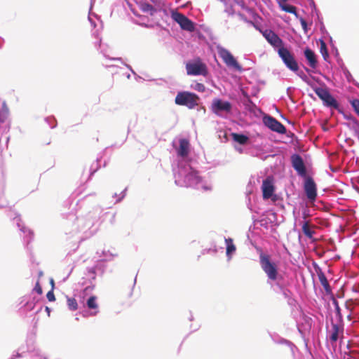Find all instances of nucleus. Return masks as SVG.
<instances>
[{"mask_svg": "<svg viewBox=\"0 0 359 359\" xmlns=\"http://www.w3.org/2000/svg\"><path fill=\"white\" fill-rule=\"evenodd\" d=\"M33 291H35L39 294H42V287H41L39 282L36 283L35 287L33 289Z\"/></svg>", "mask_w": 359, "mask_h": 359, "instance_id": "de8ad7c7", "label": "nucleus"}, {"mask_svg": "<svg viewBox=\"0 0 359 359\" xmlns=\"http://www.w3.org/2000/svg\"><path fill=\"white\" fill-rule=\"evenodd\" d=\"M332 332L339 334V325H337L336 323H332Z\"/></svg>", "mask_w": 359, "mask_h": 359, "instance_id": "603ef678", "label": "nucleus"}, {"mask_svg": "<svg viewBox=\"0 0 359 359\" xmlns=\"http://www.w3.org/2000/svg\"><path fill=\"white\" fill-rule=\"evenodd\" d=\"M16 221V224L19 228L20 231L23 233V241L26 247L28 248L29 244L32 241L34 238V233L29 229H27L21 223V219L18 215H16L14 218Z\"/></svg>", "mask_w": 359, "mask_h": 359, "instance_id": "dca6fc26", "label": "nucleus"}, {"mask_svg": "<svg viewBox=\"0 0 359 359\" xmlns=\"http://www.w3.org/2000/svg\"><path fill=\"white\" fill-rule=\"evenodd\" d=\"M332 304L334 306L336 316H337L339 322L341 323L343 321V316L341 313V309H340V306L339 305L337 300H336L335 299H333Z\"/></svg>", "mask_w": 359, "mask_h": 359, "instance_id": "f704fd0d", "label": "nucleus"}, {"mask_svg": "<svg viewBox=\"0 0 359 359\" xmlns=\"http://www.w3.org/2000/svg\"><path fill=\"white\" fill-rule=\"evenodd\" d=\"M172 172L177 186L211 189L210 187L204 184L202 177L193 166V161L178 160L177 165L172 168Z\"/></svg>", "mask_w": 359, "mask_h": 359, "instance_id": "f03ea898", "label": "nucleus"}, {"mask_svg": "<svg viewBox=\"0 0 359 359\" xmlns=\"http://www.w3.org/2000/svg\"><path fill=\"white\" fill-rule=\"evenodd\" d=\"M343 73H344V75L345 76V78L346 79L348 83H353L355 86L358 87L359 88V83L357 82L353 77V76L351 75V72L348 70L347 68L344 67L343 69Z\"/></svg>", "mask_w": 359, "mask_h": 359, "instance_id": "473e14b6", "label": "nucleus"}, {"mask_svg": "<svg viewBox=\"0 0 359 359\" xmlns=\"http://www.w3.org/2000/svg\"><path fill=\"white\" fill-rule=\"evenodd\" d=\"M294 72L299 78L302 79L303 81H304L307 85H309L313 90L317 86L315 84L313 81L309 78V76L302 70H299V65L297 66V71H292Z\"/></svg>", "mask_w": 359, "mask_h": 359, "instance_id": "a878e982", "label": "nucleus"}, {"mask_svg": "<svg viewBox=\"0 0 359 359\" xmlns=\"http://www.w3.org/2000/svg\"><path fill=\"white\" fill-rule=\"evenodd\" d=\"M320 53L322 54V56L325 60H327V59L329 57V53L327 48L326 43L323 40H320Z\"/></svg>", "mask_w": 359, "mask_h": 359, "instance_id": "e433bc0d", "label": "nucleus"}, {"mask_svg": "<svg viewBox=\"0 0 359 359\" xmlns=\"http://www.w3.org/2000/svg\"><path fill=\"white\" fill-rule=\"evenodd\" d=\"M259 263L262 269L267 276L266 283L270 287L285 278L284 276L278 272L277 265L271 260L268 255L261 252L259 255Z\"/></svg>", "mask_w": 359, "mask_h": 359, "instance_id": "7ed1b4c3", "label": "nucleus"}, {"mask_svg": "<svg viewBox=\"0 0 359 359\" xmlns=\"http://www.w3.org/2000/svg\"><path fill=\"white\" fill-rule=\"evenodd\" d=\"M279 7L280 9L286 13L294 14L296 18H299V15L297 13V8L287 3L280 4L279 3Z\"/></svg>", "mask_w": 359, "mask_h": 359, "instance_id": "c85d7f7f", "label": "nucleus"}, {"mask_svg": "<svg viewBox=\"0 0 359 359\" xmlns=\"http://www.w3.org/2000/svg\"><path fill=\"white\" fill-rule=\"evenodd\" d=\"M262 189L263 198L264 199L270 198L273 195L274 192V186L273 184V180L269 177H267L264 180H263Z\"/></svg>", "mask_w": 359, "mask_h": 359, "instance_id": "a211bd4d", "label": "nucleus"}, {"mask_svg": "<svg viewBox=\"0 0 359 359\" xmlns=\"http://www.w3.org/2000/svg\"><path fill=\"white\" fill-rule=\"evenodd\" d=\"M97 254L99 255V257L100 258V260L102 262H108L113 259L114 257L116 256V254H114L113 252H110L109 250H103L101 252V255H100L99 251L97 252Z\"/></svg>", "mask_w": 359, "mask_h": 359, "instance_id": "c756f323", "label": "nucleus"}, {"mask_svg": "<svg viewBox=\"0 0 359 359\" xmlns=\"http://www.w3.org/2000/svg\"><path fill=\"white\" fill-rule=\"evenodd\" d=\"M115 216H116V215L114 214L112 215V217H111V221H110L111 224H113L114 222V221H115Z\"/></svg>", "mask_w": 359, "mask_h": 359, "instance_id": "e2e57ef3", "label": "nucleus"}, {"mask_svg": "<svg viewBox=\"0 0 359 359\" xmlns=\"http://www.w3.org/2000/svg\"><path fill=\"white\" fill-rule=\"evenodd\" d=\"M109 60H121V57H109Z\"/></svg>", "mask_w": 359, "mask_h": 359, "instance_id": "680f3d73", "label": "nucleus"}, {"mask_svg": "<svg viewBox=\"0 0 359 359\" xmlns=\"http://www.w3.org/2000/svg\"><path fill=\"white\" fill-rule=\"evenodd\" d=\"M45 121L50 126V128H55L57 126L56 120L53 116H48L45 118Z\"/></svg>", "mask_w": 359, "mask_h": 359, "instance_id": "a19ab883", "label": "nucleus"}, {"mask_svg": "<svg viewBox=\"0 0 359 359\" xmlns=\"http://www.w3.org/2000/svg\"><path fill=\"white\" fill-rule=\"evenodd\" d=\"M46 297L48 299V301H50V302L55 301V295H54L53 290L48 292V293L46 294Z\"/></svg>", "mask_w": 359, "mask_h": 359, "instance_id": "8fccbe9b", "label": "nucleus"}, {"mask_svg": "<svg viewBox=\"0 0 359 359\" xmlns=\"http://www.w3.org/2000/svg\"><path fill=\"white\" fill-rule=\"evenodd\" d=\"M95 46H98L100 48L101 47V39H100L99 41L95 43Z\"/></svg>", "mask_w": 359, "mask_h": 359, "instance_id": "69168bd1", "label": "nucleus"}, {"mask_svg": "<svg viewBox=\"0 0 359 359\" xmlns=\"http://www.w3.org/2000/svg\"><path fill=\"white\" fill-rule=\"evenodd\" d=\"M179 147L177 150V155L179 157L178 160L190 161L187 158V155L189 150V142L187 139L182 138L179 141Z\"/></svg>", "mask_w": 359, "mask_h": 359, "instance_id": "f3484780", "label": "nucleus"}, {"mask_svg": "<svg viewBox=\"0 0 359 359\" xmlns=\"http://www.w3.org/2000/svg\"><path fill=\"white\" fill-rule=\"evenodd\" d=\"M311 8L316 9V4L313 0H308Z\"/></svg>", "mask_w": 359, "mask_h": 359, "instance_id": "4d7b16f0", "label": "nucleus"}, {"mask_svg": "<svg viewBox=\"0 0 359 359\" xmlns=\"http://www.w3.org/2000/svg\"><path fill=\"white\" fill-rule=\"evenodd\" d=\"M98 276H102L106 269L104 262L100 260L97 263L92 267Z\"/></svg>", "mask_w": 359, "mask_h": 359, "instance_id": "2f4dec72", "label": "nucleus"}, {"mask_svg": "<svg viewBox=\"0 0 359 359\" xmlns=\"http://www.w3.org/2000/svg\"><path fill=\"white\" fill-rule=\"evenodd\" d=\"M171 17L180 26V23H182L186 15L175 11L172 12Z\"/></svg>", "mask_w": 359, "mask_h": 359, "instance_id": "72a5a7b5", "label": "nucleus"}, {"mask_svg": "<svg viewBox=\"0 0 359 359\" xmlns=\"http://www.w3.org/2000/svg\"><path fill=\"white\" fill-rule=\"evenodd\" d=\"M186 68L189 75L204 76L207 74L205 65L200 61L187 63Z\"/></svg>", "mask_w": 359, "mask_h": 359, "instance_id": "4468645a", "label": "nucleus"}, {"mask_svg": "<svg viewBox=\"0 0 359 359\" xmlns=\"http://www.w3.org/2000/svg\"><path fill=\"white\" fill-rule=\"evenodd\" d=\"M139 8L143 13H148L151 16H154L158 11L156 7L147 1H141L139 4Z\"/></svg>", "mask_w": 359, "mask_h": 359, "instance_id": "5701e85b", "label": "nucleus"}, {"mask_svg": "<svg viewBox=\"0 0 359 359\" xmlns=\"http://www.w3.org/2000/svg\"><path fill=\"white\" fill-rule=\"evenodd\" d=\"M291 163L292 168L300 177L304 178L308 176L305 163L299 154L295 153L291 156Z\"/></svg>", "mask_w": 359, "mask_h": 359, "instance_id": "ddd939ff", "label": "nucleus"}, {"mask_svg": "<svg viewBox=\"0 0 359 359\" xmlns=\"http://www.w3.org/2000/svg\"><path fill=\"white\" fill-rule=\"evenodd\" d=\"M226 244V255L227 260L229 262L236 251V247L233 244V239L231 238H224Z\"/></svg>", "mask_w": 359, "mask_h": 359, "instance_id": "412c9836", "label": "nucleus"}, {"mask_svg": "<svg viewBox=\"0 0 359 359\" xmlns=\"http://www.w3.org/2000/svg\"><path fill=\"white\" fill-rule=\"evenodd\" d=\"M36 300L32 295L23 296L19 299V309L18 313L20 316L26 318L32 316V315L38 313L39 310L34 311Z\"/></svg>", "mask_w": 359, "mask_h": 359, "instance_id": "423d86ee", "label": "nucleus"}, {"mask_svg": "<svg viewBox=\"0 0 359 359\" xmlns=\"http://www.w3.org/2000/svg\"><path fill=\"white\" fill-rule=\"evenodd\" d=\"M27 351L30 359H46V356L35 345L34 339L27 340Z\"/></svg>", "mask_w": 359, "mask_h": 359, "instance_id": "2eb2a0df", "label": "nucleus"}, {"mask_svg": "<svg viewBox=\"0 0 359 359\" xmlns=\"http://www.w3.org/2000/svg\"><path fill=\"white\" fill-rule=\"evenodd\" d=\"M231 136L233 140L241 145H245L249 142V137L243 133H233Z\"/></svg>", "mask_w": 359, "mask_h": 359, "instance_id": "cd10ccee", "label": "nucleus"}, {"mask_svg": "<svg viewBox=\"0 0 359 359\" xmlns=\"http://www.w3.org/2000/svg\"><path fill=\"white\" fill-rule=\"evenodd\" d=\"M97 313H98V311H95V312H92V313H90V315H91V316H95Z\"/></svg>", "mask_w": 359, "mask_h": 359, "instance_id": "774afa93", "label": "nucleus"}, {"mask_svg": "<svg viewBox=\"0 0 359 359\" xmlns=\"http://www.w3.org/2000/svg\"><path fill=\"white\" fill-rule=\"evenodd\" d=\"M314 267L316 271L319 281H320V284L322 285V286L323 287L326 293H327V294L332 293V288L329 284V282H328L325 273L322 271V269L316 264H314Z\"/></svg>", "mask_w": 359, "mask_h": 359, "instance_id": "aec40b11", "label": "nucleus"}, {"mask_svg": "<svg viewBox=\"0 0 359 359\" xmlns=\"http://www.w3.org/2000/svg\"><path fill=\"white\" fill-rule=\"evenodd\" d=\"M287 1H288V0H279V1H278V4H279V3H280V4L287 3Z\"/></svg>", "mask_w": 359, "mask_h": 359, "instance_id": "338daca9", "label": "nucleus"}, {"mask_svg": "<svg viewBox=\"0 0 359 359\" xmlns=\"http://www.w3.org/2000/svg\"><path fill=\"white\" fill-rule=\"evenodd\" d=\"M217 50L219 56L222 59V60L226 65V66H228L229 67H233V69L238 72L242 71L241 66L239 65V63L237 62L236 58L230 53L229 50H228L226 48L221 46H217Z\"/></svg>", "mask_w": 359, "mask_h": 359, "instance_id": "1a4fd4ad", "label": "nucleus"}, {"mask_svg": "<svg viewBox=\"0 0 359 359\" xmlns=\"http://www.w3.org/2000/svg\"><path fill=\"white\" fill-rule=\"evenodd\" d=\"M263 123L271 130L283 135L287 132L286 128L280 121L270 115L263 117Z\"/></svg>", "mask_w": 359, "mask_h": 359, "instance_id": "f8f14e48", "label": "nucleus"}, {"mask_svg": "<svg viewBox=\"0 0 359 359\" xmlns=\"http://www.w3.org/2000/svg\"><path fill=\"white\" fill-rule=\"evenodd\" d=\"M302 215H303L304 221L306 220V218L309 216V210H304L303 211Z\"/></svg>", "mask_w": 359, "mask_h": 359, "instance_id": "6e6d98bb", "label": "nucleus"}, {"mask_svg": "<svg viewBox=\"0 0 359 359\" xmlns=\"http://www.w3.org/2000/svg\"><path fill=\"white\" fill-rule=\"evenodd\" d=\"M345 118L348 120V126L354 132V135L359 134V121L352 116H344Z\"/></svg>", "mask_w": 359, "mask_h": 359, "instance_id": "393cba45", "label": "nucleus"}, {"mask_svg": "<svg viewBox=\"0 0 359 359\" xmlns=\"http://www.w3.org/2000/svg\"><path fill=\"white\" fill-rule=\"evenodd\" d=\"M194 89L198 92L203 93L205 90V86L203 83H196L194 86Z\"/></svg>", "mask_w": 359, "mask_h": 359, "instance_id": "c03bdc74", "label": "nucleus"}, {"mask_svg": "<svg viewBox=\"0 0 359 359\" xmlns=\"http://www.w3.org/2000/svg\"><path fill=\"white\" fill-rule=\"evenodd\" d=\"M67 306L69 310L75 311L78 308V304L74 298H67Z\"/></svg>", "mask_w": 359, "mask_h": 359, "instance_id": "ea45409f", "label": "nucleus"}, {"mask_svg": "<svg viewBox=\"0 0 359 359\" xmlns=\"http://www.w3.org/2000/svg\"><path fill=\"white\" fill-rule=\"evenodd\" d=\"M101 212L99 208H96L84 215L76 217L74 215L69 214L65 224L66 233L77 236L81 241L90 238L99 229Z\"/></svg>", "mask_w": 359, "mask_h": 359, "instance_id": "f257e3e1", "label": "nucleus"}, {"mask_svg": "<svg viewBox=\"0 0 359 359\" xmlns=\"http://www.w3.org/2000/svg\"><path fill=\"white\" fill-rule=\"evenodd\" d=\"M271 36V37L267 41L274 48H277L278 50L279 48L284 47L283 41L276 33L274 32V34Z\"/></svg>", "mask_w": 359, "mask_h": 359, "instance_id": "b1692460", "label": "nucleus"}, {"mask_svg": "<svg viewBox=\"0 0 359 359\" xmlns=\"http://www.w3.org/2000/svg\"><path fill=\"white\" fill-rule=\"evenodd\" d=\"M224 11L229 15H234V11L232 8V6H226V8Z\"/></svg>", "mask_w": 359, "mask_h": 359, "instance_id": "3c124183", "label": "nucleus"}, {"mask_svg": "<svg viewBox=\"0 0 359 359\" xmlns=\"http://www.w3.org/2000/svg\"><path fill=\"white\" fill-rule=\"evenodd\" d=\"M304 55L309 65L311 68H316L317 66V59L314 51L309 48H306L304 50Z\"/></svg>", "mask_w": 359, "mask_h": 359, "instance_id": "4be33fe9", "label": "nucleus"}, {"mask_svg": "<svg viewBox=\"0 0 359 359\" xmlns=\"http://www.w3.org/2000/svg\"><path fill=\"white\" fill-rule=\"evenodd\" d=\"M269 335L274 343L287 346L290 348L291 353L294 354V351L297 347L291 341L281 337L276 333H270Z\"/></svg>", "mask_w": 359, "mask_h": 359, "instance_id": "6ab92c4d", "label": "nucleus"}, {"mask_svg": "<svg viewBox=\"0 0 359 359\" xmlns=\"http://www.w3.org/2000/svg\"><path fill=\"white\" fill-rule=\"evenodd\" d=\"M199 101L200 97L196 93L189 91L178 92L175 99L177 105L185 106L189 109L196 107Z\"/></svg>", "mask_w": 359, "mask_h": 359, "instance_id": "20e7f679", "label": "nucleus"}, {"mask_svg": "<svg viewBox=\"0 0 359 359\" xmlns=\"http://www.w3.org/2000/svg\"><path fill=\"white\" fill-rule=\"evenodd\" d=\"M287 281L284 278L280 282L274 283L271 288L274 292L281 294L289 305L294 306L296 304V300L292 297V292L287 288Z\"/></svg>", "mask_w": 359, "mask_h": 359, "instance_id": "6e6552de", "label": "nucleus"}, {"mask_svg": "<svg viewBox=\"0 0 359 359\" xmlns=\"http://www.w3.org/2000/svg\"><path fill=\"white\" fill-rule=\"evenodd\" d=\"M232 104L221 98H215L211 104V111L213 114L221 118H226L232 111Z\"/></svg>", "mask_w": 359, "mask_h": 359, "instance_id": "0eeeda50", "label": "nucleus"}, {"mask_svg": "<svg viewBox=\"0 0 359 359\" xmlns=\"http://www.w3.org/2000/svg\"><path fill=\"white\" fill-rule=\"evenodd\" d=\"M274 34V32L271 29H266L262 32L263 36L266 39V41H269V39Z\"/></svg>", "mask_w": 359, "mask_h": 359, "instance_id": "a18cd8bd", "label": "nucleus"}, {"mask_svg": "<svg viewBox=\"0 0 359 359\" xmlns=\"http://www.w3.org/2000/svg\"><path fill=\"white\" fill-rule=\"evenodd\" d=\"M182 29L186 30L188 32H194L196 29L194 22L188 18L187 16L184 18L182 23H180V26Z\"/></svg>", "mask_w": 359, "mask_h": 359, "instance_id": "bb28decb", "label": "nucleus"}, {"mask_svg": "<svg viewBox=\"0 0 359 359\" xmlns=\"http://www.w3.org/2000/svg\"><path fill=\"white\" fill-rule=\"evenodd\" d=\"M86 277L88 278V279L92 283V282L95 280L96 276L97 274L96 273V271L92 267H89V268H87V269H86Z\"/></svg>", "mask_w": 359, "mask_h": 359, "instance_id": "58836bf2", "label": "nucleus"}, {"mask_svg": "<svg viewBox=\"0 0 359 359\" xmlns=\"http://www.w3.org/2000/svg\"><path fill=\"white\" fill-rule=\"evenodd\" d=\"M100 158H97L96 161L93 162L91 165H90V176H89V179L91 178V177L97 172V170L99 169L100 168V165H99V162L100 161Z\"/></svg>", "mask_w": 359, "mask_h": 359, "instance_id": "4c0bfd02", "label": "nucleus"}, {"mask_svg": "<svg viewBox=\"0 0 359 359\" xmlns=\"http://www.w3.org/2000/svg\"><path fill=\"white\" fill-rule=\"evenodd\" d=\"M315 93L322 100L323 105L332 109H336L342 113L339 102L333 97L327 88L315 87Z\"/></svg>", "mask_w": 359, "mask_h": 359, "instance_id": "39448f33", "label": "nucleus"}, {"mask_svg": "<svg viewBox=\"0 0 359 359\" xmlns=\"http://www.w3.org/2000/svg\"><path fill=\"white\" fill-rule=\"evenodd\" d=\"M103 66H104L106 68H109V67H114V65H110V64H103Z\"/></svg>", "mask_w": 359, "mask_h": 359, "instance_id": "052dcab7", "label": "nucleus"}, {"mask_svg": "<svg viewBox=\"0 0 359 359\" xmlns=\"http://www.w3.org/2000/svg\"><path fill=\"white\" fill-rule=\"evenodd\" d=\"M126 66L128 69H129L131 72L135 75V79H140V76H137V74L135 72V71L132 69L131 66L129 65H126Z\"/></svg>", "mask_w": 359, "mask_h": 359, "instance_id": "5fc2aeb1", "label": "nucleus"}, {"mask_svg": "<svg viewBox=\"0 0 359 359\" xmlns=\"http://www.w3.org/2000/svg\"><path fill=\"white\" fill-rule=\"evenodd\" d=\"M304 178V191L309 203H314L317 198V186L313 179L307 176Z\"/></svg>", "mask_w": 359, "mask_h": 359, "instance_id": "9b49d317", "label": "nucleus"}, {"mask_svg": "<svg viewBox=\"0 0 359 359\" xmlns=\"http://www.w3.org/2000/svg\"><path fill=\"white\" fill-rule=\"evenodd\" d=\"M302 229L303 233L306 236H307L309 238H313L315 231L312 230L311 228L309 226V222L307 220H305L302 222Z\"/></svg>", "mask_w": 359, "mask_h": 359, "instance_id": "7c9ffc66", "label": "nucleus"}, {"mask_svg": "<svg viewBox=\"0 0 359 359\" xmlns=\"http://www.w3.org/2000/svg\"><path fill=\"white\" fill-rule=\"evenodd\" d=\"M96 297L95 296H90L86 302V305L89 309H97L98 307V305L96 302Z\"/></svg>", "mask_w": 359, "mask_h": 359, "instance_id": "c9c22d12", "label": "nucleus"}, {"mask_svg": "<svg viewBox=\"0 0 359 359\" xmlns=\"http://www.w3.org/2000/svg\"><path fill=\"white\" fill-rule=\"evenodd\" d=\"M312 13H315L317 16L320 14L319 11L318 10L317 7L316 6V9L311 8Z\"/></svg>", "mask_w": 359, "mask_h": 359, "instance_id": "bf43d9fd", "label": "nucleus"}, {"mask_svg": "<svg viewBox=\"0 0 359 359\" xmlns=\"http://www.w3.org/2000/svg\"><path fill=\"white\" fill-rule=\"evenodd\" d=\"M88 20H89L90 22V24H91L93 26H94V27H95V22H93V21L91 20V18H90V17H88Z\"/></svg>", "mask_w": 359, "mask_h": 359, "instance_id": "0e129e2a", "label": "nucleus"}, {"mask_svg": "<svg viewBox=\"0 0 359 359\" xmlns=\"http://www.w3.org/2000/svg\"><path fill=\"white\" fill-rule=\"evenodd\" d=\"M22 357V354L17 352L15 354H13L10 359H15L17 358H21Z\"/></svg>", "mask_w": 359, "mask_h": 359, "instance_id": "13d9d810", "label": "nucleus"}, {"mask_svg": "<svg viewBox=\"0 0 359 359\" xmlns=\"http://www.w3.org/2000/svg\"><path fill=\"white\" fill-rule=\"evenodd\" d=\"M339 338V334L332 332L331 333L330 336V339L332 342H336L338 340Z\"/></svg>", "mask_w": 359, "mask_h": 359, "instance_id": "09e8293b", "label": "nucleus"}, {"mask_svg": "<svg viewBox=\"0 0 359 359\" xmlns=\"http://www.w3.org/2000/svg\"><path fill=\"white\" fill-rule=\"evenodd\" d=\"M259 224L262 226H264L265 229H268L269 224H268V222L266 219H260Z\"/></svg>", "mask_w": 359, "mask_h": 359, "instance_id": "864d4df0", "label": "nucleus"}, {"mask_svg": "<svg viewBox=\"0 0 359 359\" xmlns=\"http://www.w3.org/2000/svg\"><path fill=\"white\" fill-rule=\"evenodd\" d=\"M126 191H127V189L126 188L123 191H122L118 195L115 193L114 195H113V197L114 198H116L117 197V199L116 200L115 203H120L126 196Z\"/></svg>", "mask_w": 359, "mask_h": 359, "instance_id": "79ce46f5", "label": "nucleus"}, {"mask_svg": "<svg viewBox=\"0 0 359 359\" xmlns=\"http://www.w3.org/2000/svg\"><path fill=\"white\" fill-rule=\"evenodd\" d=\"M351 107L354 111L359 116V99H353L351 101Z\"/></svg>", "mask_w": 359, "mask_h": 359, "instance_id": "37998d69", "label": "nucleus"}, {"mask_svg": "<svg viewBox=\"0 0 359 359\" xmlns=\"http://www.w3.org/2000/svg\"><path fill=\"white\" fill-rule=\"evenodd\" d=\"M298 18H299V20L300 21L301 25L302 27V29H303L304 33H307V32H308V25H307L306 21L302 17H299Z\"/></svg>", "mask_w": 359, "mask_h": 359, "instance_id": "49530a36", "label": "nucleus"}, {"mask_svg": "<svg viewBox=\"0 0 359 359\" xmlns=\"http://www.w3.org/2000/svg\"><path fill=\"white\" fill-rule=\"evenodd\" d=\"M279 57L281 58L285 67L290 71H297L298 62L294 55L285 47L278 50Z\"/></svg>", "mask_w": 359, "mask_h": 359, "instance_id": "9d476101", "label": "nucleus"}]
</instances>
